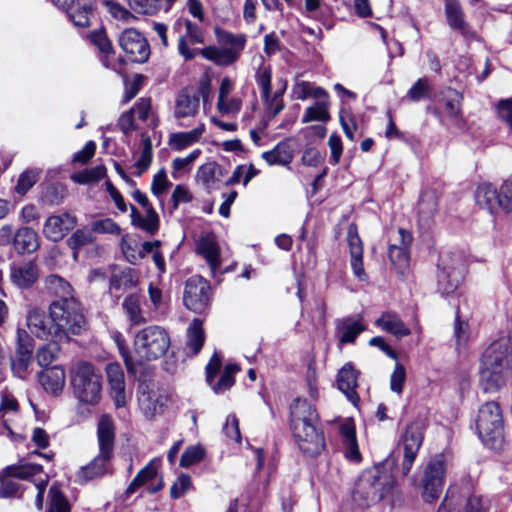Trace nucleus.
<instances>
[{"label": "nucleus", "instance_id": "16", "mask_svg": "<svg viewBox=\"0 0 512 512\" xmlns=\"http://www.w3.org/2000/svg\"><path fill=\"white\" fill-rule=\"evenodd\" d=\"M27 326L35 337L41 340H60L59 333L55 330L56 326L51 321L50 314L45 311L34 308L27 315Z\"/></svg>", "mask_w": 512, "mask_h": 512}, {"label": "nucleus", "instance_id": "1", "mask_svg": "<svg viewBox=\"0 0 512 512\" xmlns=\"http://www.w3.org/2000/svg\"><path fill=\"white\" fill-rule=\"evenodd\" d=\"M425 428L426 423L422 418H416L407 425L400 438L403 459L394 473L387 470L394 463L390 459L361 473L353 491V499L359 506L369 507L378 503L391 492L399 474L408 475L422 446Z\"/></svg>", "mask_w": 512, "mask_h": 512}, {"label": "nucleus", "instance_id": "13", "mask_svg": "<svg viewBox=\"0 0 512 512\" xmlns=\"http://www.w3.org/2000/svg\"><path fill=\"white\" fill-rule=\"evenodd\" d=\"M209 282L201 276L190 277L185 284L184 305L195 313H203L209 305Z\"/></svg>", "mask_w": 512, "mask_h": 512}, {"label": "nucleus", "instance_id": "61", "mask_svg": "<svg viewBox=\"0 0 512 512\" xmlns=\"http://www.w3.org/2000/svg\"><path fill=\"white\" fill-rule=\"evenodd\" d=\"M104 4L107 6L108 11L115 19L129 22L131 19L135 18L131 12H129L126 8L118 3L106 0Z\"/></svg>", "mask_w": 512, "mask_h": 512}, {"label": "nucleus", "instance_id": "18", "mask_svg": "<svg viewBox=\"0 0 512 512\" xmlns=\"http://www.w3.org/2000/svg\"><path fill=\"white\" fill-rule=\"evenodd\" d=\"M107 380L110 387V395L117 408L124 407L127 403L125 390V376L120 364L113 362L106 366Z\"/></svg>", "mask_w": 512, "mask_h": 512}, {"label": "nucleus", "instance_id": "26", "mask_svg": "<svg viewBox=\"0 0 512 512\" xmlns=\"http://www.w3.org/2000/svg\"><path fill=\"white\" fill-rule=\"evenodd\" d=\"M437 273V289L442 295H449L456 291L462 282V274L459 270L446 267L439 266Z\"/></svg>", "mask_w": 512, "mask_h": 512}, {"label": "nucleus", "instance_id": "27", "mask_svg": "<svg viewBox=\"0 0 512 512\" xmlns=\"http://www.w3.org/2000/svg\"><path fill=\"white\" fill-rule=\"evenodd\" d=\"M92 3L86 0H71L66 7V13L69 19L77 27H88L90 25V15L92 14Z\"/></svg>", "mask_w": 512, "mask_h": 512}, {"label": "nucleus", "instance_id": "51", "mask_svg": "<svg viewBox=\"0 0 512 512\" xmlns=\"http://www.w3.org/2000/svg\"><path fill=\"white\" fill-rule=\"evenodd\" d=\"M388 257L391 263L398 269L405 268L409 262L408 249L396 244L389 246Z\"/></svg>", "mask_w": 512, "mask_h": 512}, {"label": "nucleus", "instance_id": "36", "mask_svg": "<svg viewBox=\"0 0 512 512\" xmlns=\"http://www.w3.org/2000/svg\"><path fill=\"white\" fill-rule=\"evenodd\" d=\"M204 130V125L201 124L199 127H196L188 132L174 133L169 138V145L177 151L183 150L184 148L197 142L203 134Z\"/></svg>", "mask_w": 512, "mask_h": 512}, {"label": "nucleus", "instance_id": "41", "mask_svg": "<svg viewBox=\"0 0 512 512\" xmlns=\"http://www.w3.org/2000/svg\"><path fill=\"white\" fill-rule=\"evenodd\" d=\"M60 340H50L49 343L43 345L37 350L36 360L41 367H46L53 363L60 353Z\"/></svg>", "mask_w": 512, "mask_h": 512}, {"label": "nucleus", "instance_id": "4", "mask_svg": "<svg viewBox=\"0 0 512 512\" xmlns=\"http://www.w3.org/2000/svg\"><path fill=\"white\" fill-rule=\"evenodd\" d=\"M97 438L99 454L86 466L81 467L77 473L78 481L81 484L101 478L109 472L115 444V425L110 415L101 416L97 427Z\"/></svg>", "mask_w": 512, "mask_h": 512}, {"label": "nucleus", "instance_id": "30", "mask_svg": "<svg viewBox=\"0 0 512 512\" xmlns=\"http://www.w3.org/2000/svg\"><path fill=\"white\" fill-rule=\"evenodd\" d=\"M463 95L453 88H447L442 92L440 102L442 103L445 114L453 121L458 122L461 119V104Z\"/></svg>", "mask_w": 512, "mask_h": 512}, {"label": "nucleus", "instance_id": "56", "mask_svg": "<svg viewBox=\"0 0 512 512\" xmlns=\"http://www.w3.org/2000/svg\"><path fill=\"white\" fill-rule=\"evenodd\" d=\"M159 222L158 214L153 207H149V209L146 210V216L143 217L138 228L147 232L149 235H155L159 230Z\"/></svg>", "mask_w": 512, "mask_h": 512}, {"label": "nucleus", "instance_id": "14", "mask_svg": "<svg viewBox=\"0 0 512 512\" xmlns=\"http://www.w3.org/2000/svg\"><path fill=\"white\" fill-rule=\"evenodd\" d=\"M118 42L130 61L145 63L149 59L150 46L148 41L136 29H125L119 35Z\"/></svg>", "mask_w": 512, "mask_h": 512}, {"label": "nucleus", "instance_id": "17", "mask_svg": "<svg viewBox=\"0 0 512 512\" xmlns=\"http://www.w3.org/2000/svg\"><path fill=\"white\" fill-rule=\"evenodd\" d=\"M77 225L76 216L70 213H62L60 215H52L47 218L43 226L44 236L52 241L59 242L69 231Z\"/></svg>", "mask_w": 512, "mask_h": 512}, {"label": "nucleus", "instance_id": "24", "mask_svg": "<svg viewBox=\"0 0 512 512\" xmlns=\"http://www.w3.org/2000/svg\"><path fill=\"white\" fill-rule=\"evenodd\" d=\"M43 388L54 395L60 393L65 385V371L61 366L45 368L38 375Z\"/></svg>", "mask_w": 512, "mask_h": 512}, {"label": "nucleus", "instance_id": "48", "mask_svg": "<svg viewBox=\"0 0 512 512\" xmlns=\"http://www.w3.org/2000/svg\"><path fill=\"white\" fill-rule=\"evenodd\" d=\"M106 167L104 165H98L91 169H85L72 176L74 182L78 184H89L97 182L106 176Z\"/></svg>", "mask_w": 512, "mask_h": 512}, {"label": "nucleus", "instance_id": "28", "mask_svg": "<svg viewBox=\"0 0 512 512\" xmlns=\"http://www.w3.org/2000/svg\"><path fill=\"white\" fill-rule=\"evenodd\" d=\"M375 325L382 330L393 334L397 338L410 335V329L401 320L398 314L394 312H384L376 321Z\"/></svg>", "mask_w": 512, "mask_h": 512}, {"label": "nucleus", "instance_id": "59", "mask_svg": "<svg viewBox=\"0 0 512 512\" xmlns=\"http://www.w3.org/2000/svg\"><path fill=\"white\" fill-rule=\"evenodd\" d=\"M256 82L262 90L263 99L268 102L271 93V68L265 67L256 74Z\"/></svg>", "mask_w": 512, "mask_h": 512}, {"label": "nucleus", "instance_id": "52", "mask_svg": "<svg viewBox=\"0 0 512 512\" xmlns=\"http://www.w3.org/2000/svg\"><path fill=\"white\" fill-rule=\"evenodd\" d=\"M466 503L463 512H489V505L483 500L482 495L475 491L467 492Z\"/></svg>", "mask_w": 512, "mask_h": 512}, {"label": "nucleus", "instance_id": "11", "mask_svg": "<svg viewBox=\"0 0 512 512\" xmlns=\"http://www.w3.org/2000/svg\"><path fill=\"white\" fill-rule=\"evenodd\" d=\"M42 466L39 464L11 465L2 470V497L20 496L22 485L17 479L27 480L40 473Z\"/></svg>", "mask_w": 512, "mask_h": 512}, {"label": "nucleus", "instance_id": "6", "mask_svg": "<svg viewBox=\"0 0 512 512\" xmlns=\"http://www.w3.org/2000/svg\"><path fill=\"white\" fill-rule=\"evenodd\" d=\"M476 429L482 443L492 450H500L504 444V423L499 404L489 401L483 404L476 419Z\"/></svg>", "mask_w": 512, "mask_h": 512}, {"label": "nucleus", "instance_id": "37", "mask_svg": "<svg viewBox=\"0 0 512 512\" xmlns=\"http://www.w3.org/2000/svg\"><path fill=\"white\" fill-rule=\"evenodd\" d=\"M205 342V335L202 328V322L199 319H194L187 329V347L191 350L193 355H197Z\"/></svg>", "mask_w": 512, "mask_h": 512}, {"label": "nucleus", "instance_id": "44", "mask_svg": "<svg viewBox=\"0 0 512 512\" xmlns=\"http://www.w3.org/2000/svg\"><path fill=\"white\" fill-rule=\"evenodd\" d=\"M329 103L327 101H317L313 106L308 107L302 117V123L312 121L327 122L330 120Z\"/></svg>", "mask_w": 512, "mask_h": 512}, {"label": "nucleus", "instance_id": "40", "mask_svg": "<svg viewBox=\"0 0 512 512\" xmlns=\"http://www.w3.org/2000/svg\"><path fill=\"white\" fill-rule=\"evenodd\" d=\"M156 475L157 468L154 465L153 461H151L144 468H142L131 481V483L125 490L126 497H130L132 494L136 492L138 488L143 486L146 482L154 479Z\"/></svg>", "mask_w": 512, "mask_h": 512}, {"label": "nucleus", "instance_id": "57", "mask_svg": "<svg viewBox=\"0 0 512 512\" xmlns=\"http://www.w3.org/2000/svg\"><path fill=\"white\" fill-rule=\"evenodd\" d=\"M406 381V370L405 367L397 362L395 368L390 376V389L392 392L401 394L403 392V386Z\"/></svg>", "mask_w": 512, "mask_h": 512}, {"label": "nucleus", "instance_id": "38", "mask_svg": "<svg viewBox=\"0 0 512 512\" xmlns=\"http://www.w3.org/2000/svg\"><path fill=\"white\" fill-rule=\"evenodd\" d=\"M201 53L206 59L220 66H229L239 59L236 53L227 48L206 47Z\"/></svg>", "mask_w": 512, "mask_h": 512}, {"label": "nucleus", "instance_id": "63", "mask_svg": "<svg viewBox=\"0 0 512 512\" xmlns=\"http://www.w3.org/2000/svg\"><path fill=\"white\" fill-rule=\"evenodd\" d=\"M171 183L167 180L166 172L164 169H161L156 175L153 177L151 191L154 195L159 196L162 194Z\"/></svg>", "mask_w": 512, "mask_h": 512}, {"label": "nucleus", "instance_id": "62", "mask_svg": "<svg viewBox=\"0 0 512 512\" xmlns=\"http://www.w3.org/2000/svg\"><path fill=\"white\" fill-rule=\"evenodd\" d=\"M193 200V195L184 185H176L172 193V202L174 209L178 208L181 203H189Z\"/></svg>", "mask_w": 512, "mask_h": 512}, {"label": "nucleus", "instance_id": "45", "mask_svg": "<svg viewBox=\"0 0 512 512\" xmlns=\"http://www.w3.org/2000/svg\"><path fill=\"white\" fill-rule=\"evenodd\" d=\"M95 236L90 227L85 226L83 228L77 229L68 239L67 245L75 252L79 250V248L92 244L95 241Z\"/></svg>", "mask_w": 512, "mask_h": 512}, {"label": "nucleus", "instance_id": "35", "mask_svg": "<svg viewBox=\"0 0 512 512\" xmlns=\"http://www.w3.org/2000/svg\"><path fill=\"white\" fill-rule=\"evenodd\" d=\"M218 42L226 46L228 50L236 53L238 58L241 55V52L244 50L247 38L245 34H233L229 31L216 29L215 31Z\"/></svg>", "mask_w": 512, "mask_h": 512}, {"label": "nucleus", "instance_id": "29", "mask_svg": "<svg viewBox=\"0 0 512 512\" xmlns=\"http://www.w3.org/2000/svg\"><path fill=\"white\" fill-rule=\"evenodd\" d=\"M13 245L18 254H31L39 248L38 234L29 227H23L15 234Z\"/></svg>", "mask_w": 512, "mask_h": 512}, {"label": "nucleus", "instance_id": "22", "mask_svg": "<svg viewBox=\"0 0 512 512\" xmlns=\"http://www.w3.org/2000/svg\"><path fill=\"white\" fill-rule=\"evenodd\" d=\"M37 265L30 261L24 264H12L10 268V279L13 284L22 289L32 287L38 280Z\"/></svg>", "mask_w": 512, "mask_h": 512}, {"label": "nucleus", "instance_id": "31", "mask_svg": "<svg viewBox=\"0 0 512 512\" xmlns=\"http://www.w3.org/2000/svg\"><path fill=\"white\" fill-rule=\"evenodd\" d=\"M438 207V196L434 190H426L421 194L418 203L419 220L428 225Z\"/></svg>", "mask_w": 512, "mask_h": 512}, {"label": "nucleus", "instance_id": "8", "mask_svg": "<svg viewBox=\"0 0 512 512\" xmlns=\"http://www.w3.org/2000/svg\"><path fill=\"white\" fill-rule=\"evenodd\" d=\"M101 375L94 365L88 362L79 363L72 372V387L77 399L85 404L95 405L101 399Z\"/></svg>", "mask_w": 512, "mask_h": 512}, {"label": "nucleus", "instance_id": "43", "mask_svg": "<svg viewBox=\"0 0 512 512\" xmlns=\"http://www.w3.org/2000/svg\"><path fill=\"white\" fill-rule=\"evenodd\" d=\"M240 371L238 364H227L216 383H212L211 388L216 394L224 393L229 390L235 383V374Z\"/></svg>", "mask_w": 512, "mask_h": 512}, {"label": "nucleus", "instance_id": "55", "mask_svg": "<svg viewBox=\"0 0 512 512\" xmlns=\"http://www.w3.org/2000/svg\"><path fill=\"white\" fill-rule=\"evenodd\" d=\"M93 234H113L121 232L119 225L110 218L93 221L90 225Z\"/></svg>", "mask_w": 512, "mask_h": 512}, {"label": "nucleus", "instance_id": "34", "mask_svg": "<svg viewBox=\"0 0 512 512\" xmlns=\"http://www.w3.org/2000/svg\"><path fill=\"white\" fill-rule=\"evenodd\" d=\"M222 175V167L216 162H208L201 165L196 174V178L207 192H211L214 188V184L219 181V177Z\"/></svg>", "mask_w": 512, "mask_h": 512}, {"label": "nucleus", "instance_id": "3", "mask_svg": "<svg viewBox=\"0 0 512 512\" xmlns=\"http://www.w3.org/2000/svg\"><path fill=\"white\" fill-rule=\"evenodd\" d=\"M480 384L486 392L499 390L512 376V348L508 343L493 342L483 353L479 370Z\"/></svg>", "mask_w": 512, "mask_h": 512}, {"label": "nucleus", "instance_id": "64", "mask_svg": "<svg viewBox=\"0 0 512 512\" xmlns=\"http://www.w3.org/2000/svg\"><path fill=\"white\" fill-rule=\"evenodd\" d=\"M301 161L306 166L317 167L323 161V156L317 148L309 147L304 150Z\"/></svg>", "mask_w": 512, "mask_h": 512}, {"label": "nucleus", "instance_id": "58", "mask_svg": "<svg viewBox=\"0 0 512 512\" xmlns=\"http://www.w3.org/2000/svg\"><path fill=\"white\" fill-rule=\"evenodd\" d=\"M37 180L38 173L36 171H24L18 178L17 185L15 186V191L20 195H24L30 188L33 187Z\"/></svg>", "mask_w": 512, "mask_h": 512}, {"label": "nucleus", "instance_id": "21", "mask_svg": "<svg viewBox=\"0 0 512 512\" xmlns=\"http://www.w3.org/2000/svg\"><path fill=\"white\" fill-rule=\"evenodd\" d=\"M366 329L360 318L348 316L336 320V336L340 344H353L360 333Z\"/></svg>", "mask_w": 512, "mask_h": 512}, {"label": "nucleus", "instance_id": "20", "mask_svg": "<svg viewBox=\"0 0 512 512\" xmlns=\"http://www.w3.org/2000/svg\"><path fill=\"white\" fill-rule=\"evenodd\" d=\"M359 371L351 363H346L338 372L337 385L341 392L345 394L347 399L356 405L360 398L356 392L358 386L357 380Z\"/></svg>", "mask_w": 512, "mask_h": 512}, {"label": "nucleus", "instance_id": "25", "mask_svg": "<svg viewBox=\"0 0 512 512\" xmlns=\"http://www.w3.org/2000/svg\"><path fill=\"white\" fill-rule=\"evenodd\" d=\"M139 273L133 268H124L115 271L109 278V290L111 293L127 291L138 285Z\"/></svg>", "mask_w": 512, "mask_h": 512}, {"label": "nucleus", "instance_id": "15", "mask_svg": "<svg viewBox=\"0 0 512 512\" xmlns=\"http://www.w3.org/2000/svg\"><path fill=\"white\" fill-rule=\"evenodd\" d=\"M33 340L25 330L18 329L16 351L10 358L11 370L14 375L24 378L32 358Z\"/></svg>", "mask_w": 512, "mask_h": 512}, {"label": "nucleus", "instance_id": "33", "mask_svg": "<svg viewBox=\"0 0 512 512\" xmlns=\"http://www.w3.org/2000/svg\"><path fill=\"white\" fill-rule=\"evenodd\" d=\"M262 158L268 165H289L293 159L292 150L287 142L278 143L272 150L262 153Z\"/></svg>", "mask_w": 512, "mask_h": 512}, {"label": "nucleus", "instance_id": "46", "mask_svg": "<svg viewBox=\"0 0 512 512\" xmlns=\"http://www.w3.org/2000/svg\"><path fill=\"white\" fill-rule=\"evenodd\" d=\"M49 506L47 512H71L70 504L65 495L56 486L48 491Z\"/></svg>", "mask_w": 512, "mask_h": 512}, {"label": "nucleus", "instance_id": "54", "mask_svg": "<svg viewBox=\"0 0 512 512\" xmlns=\"http://www.w3.org/2000/svg\"><path fill=\"white\" fill-rule=\"evenodd\" d=\"M162 0H129L132 10L139 14L153 15L161 6Z\"/></svg>", "mask_w": 512, "mask_h": 512}, {"label": "nucleus", "instance_id": "47", "mask_svg": "<svg viewBox=\"0 0 512 512\" xmlns=\"http://www.w3.org/2000/svg\"><path fill=\"white\" fill-rule=\"evenodd\" d=\"M89 39L100 53L105 55H111L114 53L112 42L103 27L93 30L89 34Z\"/></svg>", "mask_w": 512, "mask_h": 512}, {"label": "nucleus", "instance_id": "32", "mask_svg": "<svg viewBox=\"0 0 512 512\" xmlns=\"http://www.w3.org/2000/svg\"><path fill=\"white\" fill-rule=\"evenodd\" d=\"M46 290L57 299L75 298L73 288L68 281L56 274H51L45 278Z\"/></svg>", "mask_w": 512, "mask_h": 512}, {"label": "nucleus", "instance_id": "7", "mask_svg": "<svg viewBox=\"0 0 512 512\" xmlns=\"http://www.w3.org/2000/svg\"><path fill=\"white\" fill-rule=\"evenodd\" d=\"M474 198L476 204L491 215L509 214L512 211V180H505L499 188L491 183H481Z\"/></svg>", "mask_w": 512, "mask_h": 512}, {"label": "nucleus", "instance_id": "50", "mask_svg": "<svg viewBox=\"0 0 512 512\" xmlns=\"http://www.w3.org/2000/svg\"><path fill=\"white\" fill-rule=\"evenodd\" d=\"M205 456V449L201 445L189 446L180 458V466L188 468L200 462Z\"/></svg>", "mask_w": 512, "mask_h": 512}, {"label": "nucleus", "instance_id": "39", "mask_svg": "<svg viewBox=\"0 0 512 512\" xmlns=\"http://www.w3.org/2000/svg\"><path fill=\"white\" fill-rule=\"evenodd\" d=\"M197 252L207 260L213 270L219 266V248L211 238H201L197 244Z\"/></svg>", "mask_w": 512, "mask_h": 512}, {"label": "nucleus", "instance_id": "9", "mask_svg": "<svg viewBox=\"0 0 512 512\" xmlns=\"http://www.w3.org/2000/svg\"><path fill=\"white\" fill-rule=\"evenodd\" d=\"M136 354L144 360H156L164 356L170 347L168 332L157 325L148 326L135 335Z\"/></svg>", "mask_w": 512, "mask_h": 512}, {"label": "nucleus", "instance_id": "5", "mask_svg": "<svg viewBox=\"0 0 512 512\" xmlns=\"http://www.w3.org/2000/svg\"><path fill=\"white\" fill-rule=\"evenodd\" d=\"M48 313L51 321L55 323L60 341L69 343L71 335H81L87 329L83 307L77 298L52 301Z\"/></svg>", "mask_w": 512, "mask_h": 512}, {"label": "nucleus", "instance_id": "60", "mask_svg": "<svg viewBox=\"0 0 512 512\" xmlns=\"http://www.w3.org/2000/svg\"><path fill=\"white\" fill-rule=\"evenodd\" d=\"M192 481L188 474H181L177 481L170 488V496L173 499L181 498L191 487Z\"/></svg>", "mask_w": 512, "mask_h": 512}, {"label": "nucleus", "instance_id": "2", "mask_svg": "<svg viewBox=\"0 0 512 512\" xmlns=\"http://www.w3.org/2000/svg\"><path fill=\"white\" fill-rule=\"evenodd\" d=\"M290 428L299 449L314 457L325 448L324 433L316 408L306 399L296 398L290 405Z\"/></svg>", "mask_w": 512, "mask_h": 512}, {"label": "nucleus", "instance_id": "12", "mask_svg": "<svg viewBox=\"0 0 512 512\" xmlns=\"http://www.w3.org/2000/svg\"><path fill=\"white\" fill-rule=\"evenodd\" d=\"M209 92L210 84L208 81L200 82L197 91L192 88L182 89L175 101L174 117L177 119L194 117L198 113L200 96L206 101Z\"/></svg>", "mask_w": 512, "mask_h": 512}, {"label": "nucleus", "instance_id": "23", "mask_svg": "<svg viewBox=\"0 0 512 512\" xmlns=\"http://www.w3.org/2000/svg\"><path fill=\"white\" fill-rule=\"evenodd\" d=\"M140 409L148 419L163 413L164 401L161 396L148 391V386L141 385L138 391Z\"/></svg>", "mask_w": 512, "mask_h": 512}, {"label": "nucleus", "instance_id": "49", "mask_svg": "<svg viewBox=\"0 0 512 512\" xmlns=\"http://www.w3.org/2000/svg\"><path fill=\"white\" fill-rule=\"evenodd\" d=\"M341 433L344 437V442L347 448L346 456L351 460L359 461L361 459V455L358 449L354 429L343 426L341 428Z\"/></svg>", "mask_w": 512, "mask_h": 512}, {"label": "nucleus", "instance_id": "19", "mask_svg": "<svg viewBox=\"0 0 512 512\" xmlns=\"http://www.w3.org/2000/svg\"><path fill=\"white\" fill-rule=\"evenodd\" d=\"M444 2L445 15L449 27L458 31L466 38L474 37L475 33L465 20V15L459 0H444Z\"/></svg>", "mask_w": 512, "mask_h": 512}, {"label": "nucleus", "instance_id": "42", "mask_svg": "<svg viewBox=\"0 0 512 512\" xmlns=\"http://www.w3.org/2000/svg\"><path fill=\"white\" fill-rule=\"evenodd\" d=\"M122 307L133 325L145 323L146 319L142 315L140 300L137 294L128 295L124 299Z\"/></svg>", "mask_w": 512, "mask_h": 512}, {"label": "nucleus", "instance_id": "10", "mask_svg": "<svg viewBox=\"0 0 512 512\" xmlns=\"http://www.w3.org/2000/svg\"><path fill=\"white\" fill-rule=\"evenodd\" d=\"M446 458L437 454L427 463L421 479L422 498L431 503L441 495L445 483Z\"/></svg>", "mask_w": 512, "mask_h": 512}, {"label": "nucleus", "instance_id": "53", "mask_svg": "<svg viewBox=\"0 0 512 512\" xmlns=\"http://www.w3.org/2000/svg\"><path fill=\"white\" fill-rule=\"evenodd\" d=\"M431 87L427 78L418 79L414 85L409 89L407 97L414 102H418L423 98L429 97Z\"/></svg>", "mask_w": 512, "mask_h": 512}]
</instances>
